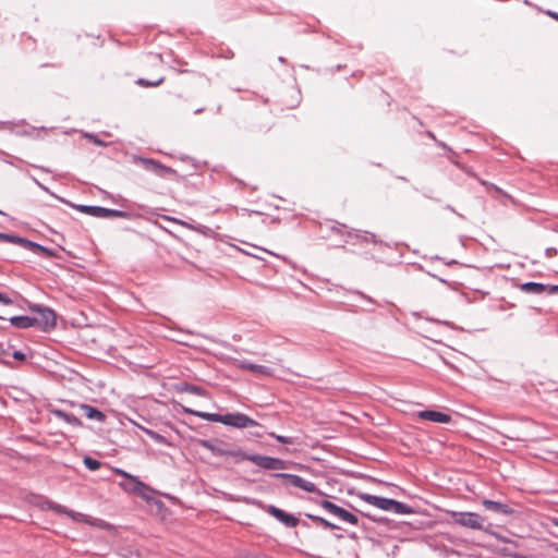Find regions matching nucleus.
I'll list each match as a JSON object with an SVG mask.
<instances>
[{
  "instance_id": "obj_1",
  "label": "nucleus",
  "mask_w": 558,
  "mask_h": 558,
  "mask_svg": "<svg viewBox=\"0 0 558 558\" xmlns=\"http://www.w3.org/2000/svg\"><path fill=\"white\" fill-rule=\"evenodd\" d=\"M185 412L191 413L193 415H196L203 420L215 422V423H221L223 425L236 427V428H247L252 426H257L258 423L248 417L247 415L243 413H228L225 415L216 414V413H206L201 411H194L190 409H184Z\"/></svg>"
},
{
  "instance_id": "obj_2",
  "label": "nucleus",
  "mask_w": 558,
  "mask_h": 558,
  "mask_svg": "<svg viewBox=\"0 0 558 558\" xmlns=\"http://www.w3.org/2000/svg\"><path fill=\"white\" fill-rule=\"evenodd\" d=\"M360 498L365 502L385 511H390L398 514H410L413 512V510L408 505L395 499L378 497L371 494H361Z\"/></svg>"
},
{
  "instance_id": "obj_3",
  "label": "nucleus",
  "mask_w": 558,
  "mask_h": 558,
  "mask_svg": "<svg viewBox=\"0 0 558 558\" xmlns=\"http://www.w3.org/2000/svg\"><path fill=\"white\" fill-rule=\"evenodd\" d=\"M114 472L132 482L131 484L123 483V482L120 483L119 485L123 490H125L128 493H132L134 495H137L144 499H147V500L149 499L147 492L150 489L146 484H144L137 477L129 474L128 472H125L121 469H116Z\"/></svg>"
},
{
  "instance_id": "obj_4",
  "label": "nucleus",
  "mask_w": 558,
  "mask_h": 558,
  "mask_svg": "<svg viewBox=\"0 0 558 558\" xmlns=\"http://www.w3.org/2000/svg\"><path fill=\"white\" fill-rule=\"evenodd\" d=\"M452 520L472 530H481L483 527L484 518L474 512H451Z\"/></svg>"
},
{
  "instance_id": "obj_5",
  "label": "nucleus",
  "mask_w": 558,
  "mask_h": 558,
  "mask_svg": "<svg viewBox=\"0 0 558 558\" xmlns=\"http://www.w3.org/2000/svg\"><path fill=\"white\" fill-rule=\"evenodd\" d=\"M250 461L255 465L265 470H283L287 468V462L278 459L259 454H251Z\"/></svg>"
},
{
  "instance_id": "obj_6",
  "label": "nucleus",
  "mask_w": 558,
  "mask_h": 558,
  "mask_svg": "<svg viewBox=\"0 0 558 558\" xmlns=\"http://www.w3.org/2000/svg\"><path fill=\"white\" fill-rule=\"evenodd\" d=\"M39 507L41 509H49V510H52L53 512L56 513H60V514H66L69 515L70 518H72L73 520L75 521H80V522H88L87 518L85 514L83 513H80V512H74V511H71V510H68L65 507L61 506V505H58L53 501H50L48 499H45V500H41L39 502Z\"/></svg>"
},
{
  "instance_id": "obj_7",
  "label": "nucleus",
  "mask_w": 558,
  "mask_h": 558,
  "mask_svg": "<svg viewBox=\"0 0 558 558\" xmlns=\"http://www.w3.org/2000/svg\"><path fill=\"white\" fill-rule=\"evenodd\" d=\"M276 477L287 480L291 485L294 487L301 488L307 493H316L317 488L316 485L312 482L305 481L299 475L289 474V473H277L275 474Z\"/></svg>"
},
{
  "instance_id": "obj_8",
  "label": "nucleus",
  "mask_w": 558,
  "mask_h": 558,
  "mask_svg": "<svg viewBox=\"0 0 558 558\" xmlns=\"http://www.w3.org/2000/svg\"><path fill=\"white\" fill-rule=\"evenodd\" d=\"M197 444L209 450L213 454L218 457H223L227 452V449L231 444L222 440V439H214V440H207V439H198Z\"/></svg>"
},
{
  "instance_id": "obj_9",
  "label": "nucleus",
  "mask_w": 558,
  "mask_h": 558,
  "mask_svg": "<svg viewBox=\"0 0 558 558\" xmlns=\"http://www.w3.org/2000/svg\"><path fill=\"white\" fill-rule=\"evenodd\" d=\"M140 161L143 163V166L147 170L155 172L159 177H166V175L177 173L175 170H173L170 167H167L165 165H161L160 162H158L154 159L140 158Z\"/></svg>"
},
{
  "instance_id": "obj_10",
  "label": "nucleus",
  "mask_w": 558,
  "mask_h": 558,
  "mask_svg": "<svg viewBox=\"0 0 558 558\" xmlns=\"http://www.w3.org/2000/svg\"><path fill=\"white\" fill-rule=\"evenodd\" d=\"M267 512L289 527H294L299 523V520L295 517L284 512L283 510L277 508L275 506H269L267 508Z\"/></svg>"
},
{
  "instance_id": "obj_11",
  "label": "nucleus",
  "mask_w": 558,
  "mask_h": 558,
  "mask_svg": "<svg viewBox=\"0 0 558 558\" xmlns=\"http://www.w3.org/2000/svg\"><path fill=\"white\" fill-rule=\"evenodd\" d=\"M37 312L39 314V317H36L38 319L37 324H39L44 330L51 329L56 326V314L53 311L47 307H38Z\"/></svg>"
},
{
  "instance_id": "obj_12",
  "label": "nucleus",
  "mask_w": 558,
  "mask_h": 558,
  "mask_svg": "<svg viewBox=\"0 0 558 558\" xmlns=\"http://www.w3.org/2000/svg\"><path fill=\"white\" fill-rule=\"evenodd\" d=\"M416 415L421 420H426V421H430V422H435V423L447 424V423L451 422L450 415L442 413V412L433 411V410L420 411V412H417Z\"/></svg>"
},
{
  "instance_id": "obj_13",
  "label": "nucleus",
  "mask_w": 558,
  "mask_h": 558,
  "mask_svg": "<svg viewBox=\"0 0 558 558\" xmlns=\"http://www.w3.org/2000/svg\"><path fill=\"white\" fill-rule=\"evenodd\" d=\"M0 240L1 241H7V242H12V243H17L21 246H23L25 248H28V250H32L35 253H37V252H45L46 251L39 244L33 243V242H31L28 240H25V239H22V238H17V236H13V235H10V234H7V233H0Z\"/></svg>"
},
{
  "instance_id": "obj_14",
  "label": "nucleus",
  "mask_w": 558,
  "mask_h": 558,
  "mask_svg": "<svg viewBox=\"0 0 558 558\" xmlns=\"http://www.w3.org/2000/svg\"><path fill=\"white\" fill-rule=\"evenodd\" d=\"M251 454L244 452L240 447L235 445H230L225 453L223 458L230 460L231 462L239 464L243 461H250Z\"/></svg>"
},
{
  "instance_id": "obj_15",
  "label": "nucleus",
  "mask_w": 558,
  "mask_h": 558,
  "mask_svg": "<svg viewBox=\"0 0 558 558\" xmlns=\"http://www.w3.org/2000/svg\"><path fill=\"white\" fill-rule=\"evenodd\" d=\"M83 211L92 214L96 217H102V218L124 217L125 216V213H123V211L114 210V209H107V208H102V207H84Z\"/></svg>"
},
{
  "instance_id": "obj_16",
  "label": "nucleus",
  "mask_w": 558,
  "mask_h": 558,
  "mask_svg": "<svg viewBox=\"0 0 558 558\" xmlns=\"http://www.w3.org/2000/svg\"><path fill=\"white\" fill-rule=\"evenodd\" d=\"M482 505L488 510H493L495 512H499L506 515H510L513 513V510L509 506L494 500L484 499L482 501Z\"/></svg>"
},
{
  "instance_id": "obj_17",
  "label": "nucleus",
  "mask_w": 558,
  "mask_h": 558,
  "mask_svg": "<svg viewBox=\"0 0 558 558\" xmlns=\"http://www.w3.org/2000/svg\"><path fill=\"white\" fill-rule=\"evenodd\" d=\"M81 410L83 411L84 415L89 420H95L98 422H105L106 415L97 410L96 408L88 405V404H81Z\"/></svg>"
},
{
  "instance_id": "obj_18",
  "label": "nucleus",
  "mask_w": 558,
  "mask_h": 558,
  "mask_svg": "<svg viewBox=\"0 0 558 558\" xmlns=\"http://www.w3.org/2000/svg\"><path fill=\"white\" fill-rule=\"evenodd\" d=\"M10 322L17 328H28L36 325L38 319L28 316H14L10 318Z\"/></svg>"
},
{
  "instance_id": "obj_19",
  "label": "nucleus",
  "mask_w": 558,
  "mask_h": 558,
  "mask_svg": "<svg viewBox=\"0 0 558 558\" xmlns=\"http://www.w3.org/2000/svg\"><path fill=\"white\" fill-rule=\"evenodd\" d=\"M549 287H546L542 283L537 282H525L520 286V289L526 293L541 294L545 291H548Z\"/></svg>"
},
{
  "instance_id": "obj_20",
  "label": "nucleus",
  "mask_w": 558,
  "mask_h": 558,
  "mask_svg": "<svg viewBox=\"0 0 558 558\" xmlns=\"http://www.w3.org/2000/svg\"><path fill=\"white\" fill-rule=\"evenodd\" d=\"M238 366L242 369H247V371H251L254 373H258V374H263V375H267V376L271 375L270 369L263 365H256V364L247 363V362H240Z\"/></svg>"
},
{
  "instance_id": "obj_21",
  "label": "nucleus",
  "mask_w": 558,
  "mask_h": 558,
  "mask_svg": "<svg viewBox=\"0 0 558 558\" xmlns=\"http://www.w3.org/2000/svg\"><path fill=\"white\" fill-rule=\"evenodd\" d=\"M337 517L340 518L342 521L348 522L353 525L357 524V522H359V519L356 515L347 511L343 508H340Z\"/></svg>"
},
{
  "instance_id": "obj_22",
  "label": "nucleus",
  "mask_w": 558,
  "mask_h": 558,
  "mask_svg": "<svg viewBox=\"0 0 558 558\" xmlns=\"http://www.w3.org/2000/svg\"><path fill=\"white\" fill-rule=\"evenodd\" d=\"M165 77L163 76H160L154 81H150V80H145V78H140L137 80V84L141 85V86H144V87H154V86H158L160 85L162 82H163Z\"/></svg>"
},
{
  "instance_id": "obj_23",
  "label": "nucleus",
  "mask_w": 558,
  "mask_h": 558,
  "mask_svg": "<svg viewBox=\"0 0 558 558\" xmlns=\"http://www.w3.org/2000/svg\"><path fill=\"white\" fill-rule=\"evenodd\" d=\"M320 506L327 510L329 513L333 514V515H338V512L340 510L341 507L332 504L331 501L329 500H322L320 502Z\"/></svg>"
},
{
  "instance_id": "obj_24",
  "label": "nucleus",
  "mask_w": 558,
  "mask_h": 558,
  "mask_svg": "<svg viewBox=\"0 0 558 558\" xmlns=\"http://www.w3.org/2000/svg\"><path fill=\"white\" fill-rule=\"evenodd\" d=\"M320 506L327 510L329 513L333 514V515H338V512L340 510L341 507L332 504L331 501L329 500H322L320 502Z\"/></svg>"
},
{
  "instance_id": "obj_25",
  "label": "nucleus",
  "mask_w": 558,
  "mask_h": 558,
  "mask_svg": "<svg viewBox=\"0 0 558 558\" xmlns=\"http://www.w3.org/2000/svg\"><path fill=\"white\" fill-rule=\"evenodd\" d=\"M84 464L90 471H96L100 468V462L90 457L84 458Z\"/></svg>"
},
{
  "instance_id": "obj_26",
  "label": "nucleus",
  "mask_w": 558,
  "mask_h": 558,
  "mask_svg": "<svg viewBox=\"0 0 558 558\" xmlns=\"http://www.w3.org/2000/svg\"><path fill=\"white\" fill-rule=\"evenodd\" d=\"M183 390L187 391V392H191V393H194V395L205 396V390L203 388H201V387H197V386L185 385Z\"/></svg>"
},
{
  "instance_id": "obj_27",
  "label": "nucleus",
  "mask_w": 558,
  "mask_h": 558,
  "mask_svg": "<svg viewBox=\"0 0 558 558\" xmlns=\"http://www.w3.org/2000/svg\"><path fill=\"white\" fill-rule=\"evenodd\" d=\"M269 436L276 438L279 442L281 444H286V445H291L293 444V439L290 438V437H286V436H281V435H277L275 433H269Z\"/></svg>"
},
{
  "instance_id": "obj_28",
  "label": "nucleus",
  "mask_w": 558,
  "mask_h": 558,
  "mask_svg": "<svg viewBox=\"0 0 558 558\" xmlns=\"http://www.w3.org/2000/svg\"><path fill=\"white\" fill-rule=\"evenodd\" d=\"M0 303H2L4 305H11L12 300L0 293ZM0 319H4V317L2 315H0Z\"/></svg>"
},
{
  "instance_id": "obj_29",
  "label": "nucleus",
  "mask_w": 558,
  "mask_h": 558,
  "mask_svg": "<svg viewBox=\"0 0 558 558\" xmlns=\"http://www.w3.org/2000/svg\"><path fill=\"white\" fill-rule=\"evenodd\" d=\"M314 520L318 521L319 523H322L326 527H330V529H335L336 527V525L331 524L330 522H328L327 520H325L323 518L316 517V518H314Z\"/></svg>"
},
{
  "instance_id": "obj_30",
  "label": "nucleus",
  "mask_w": 558,
  "mask_h": 558,
  "mask_svg": "<svg viewBox=\"0 0 558 558\" xmlns=\"http://www.w3.org/2000/svg\"><path fill=\"white\" fill-rule=\"evenodd\" d=\"M64 417H65V420H66L69 423L80 424V421H78L76 417L72 416V415H68V414H65V415H64Z\"/></svg>"
},
{
  "instance_id": "obj_31",
  "label": "nucleus",
  "mask_w": 558,
  "mask_h": 558,
  "mask_svg": "<svg viewBox=\"0 0 558 558\" xmlns=\"http://www.w3.org/2000/svg\"><path fill=\"white\" fill-rule=\"evenodd\" d=\"M13 357H14V359H16V360H21V361H22V360H24V359H25V355H24V353H22V352H20V351H15V352L13 353Z\"/></svg>"
},
{
  "instance_id": "obj_32",
  "label": "nucleus",
  "mask_w": 558,
  "mask_h": 558,
  "mask_svg": "<svg viewBox=\"0 0 558 558\" xmlns=\"http://www.w3.org/2000/svg\"><path fill=\"white\" fill-rule=\"evenodd\" d=\"M548 292L551 294L558 293V286H549Z\"/></svg>"
},
{
  "instance_id": "obj_33",
  "label": "nucleus",
  "mask_w": 558,
  "mask_h": 558,
  "mask_svg": "<svg viewBox=\"0 0 558 558\" xmlns=\"http://www.w3.org/2000/svg\"><path fill=\"white\" fill-rule=\"evenodd\" d=\"M548 292L551 294L558 293V286H549Z\"/></svg>"
},
{
  "instance_id": "obj_34",
  "label": "nucleus",
  "mask_w": 558,
  "mask_h": 558,
  "mask_svg": "<svg viewBox=\"0 0 558 558\" xmlns=\"http://www.w3.org/2000/svg\"><path fill=\"white\" fill-rule=\"evenodd\" d=\"M264 555H257V554H253V555H248L247 558H263Z\"/></svg>"
},
{
  "instance_id": "obj_35",
  "label": "nucleus",
  "mask_w": 558,
  "mask_h": 558,
  "mask_svg": "<svg viewBox=\"0 0 558 558\" xmlns=\"http://www.w3.org/2000/svg\"><path fill=\"white\" fill-rule=\"evenodd\" d=\"M549 15H550L551 17H554L555 20H557V21H558V14H557V13H551V12H549Z\"/></svg>"
},
{
  "instance_id": "obj_36",
  "label": "nucleus",
  "mask_w": 558,
  "mask_h": 558,
  "mask_svg": "<svg viewBox=\"0 0 558 558\" xmlns=\"http://www.w3.org/2000/svg\"><path fill=\"white\" fill-rule=\"evenodd\" d=\"M296 466H299L300 469H304V465L301 464H296Z\"/></svg>"
}]
</instances>
